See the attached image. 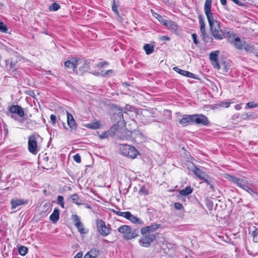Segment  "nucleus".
<instances>
[{
  "label": "nucleus",
  "instance_id": "nucleus-28",
  "mask_svg": "<svg viewBox=\"0 0 258 258\" xmlns=\"http://www.w3.org/2000/svg\"><path fill=\"white\" fill-rule=\"evenodd\" d=\"M153 16L156 18L162 25H164V24L166 23L167 20L164 19L161 15H159L157 13H153Z\"/></svg>",
  "mask_w": 258,
  "mask_h": 258
},
{
  "label": "nucleus",
  "instance_id": "nucleus-34",
  "mask_svg": "<svg viewBox=\"0 0 258 258\" xmlns=\"http://www.w3.org/2000/svg\"><path fill=\"white\" fill-rule=\"evenodd\" d=\"M243 49L245 51L249 53H252L254 51V47L253 46L247 44L244 45Z\"/></svg>",
  "mask_w": 258,
  "mask_h": 258
},
{
  "label": "nucleus",
  "instance_id": "nucleus-41",
  "mask_svg": "<svg viewBox=\"0 0 258 258\" xmlns=\"http://www.w3.org/2000/svg\"><path fill=\"white\" fill-rule=\"evenodd\" d=\"M258 106V103H255L254 101L248 102L246 104L245 108H255Z\"/></svg>",
  "mask_w": 258,
  "mask_h": 258
},
{
  "label": "nucleus",
  "instance_id": "nucleus-35",
  "mask_svg": "<svg viewBox=\"0 0 258 258\" xmlns=\"http://www.w3.org/2000/svg\"><path fill=\"white\" fill-rule=\"evenodd\" d=\"M56 204L59 205L62 208H64V198L62 196H57Z\"/></svg>",
  "mask_w": 258,
  "mask_h": 258
},
{
  "label": "nucleus",
  "instance_id": "nucleus-57",
  "mask_svg": "<svg viewBox=\"0 0 258 258\" xmlns=\"http://www.w3.org/2000/svg\"><path fill=\"white\" fill-rule=\"evenodd\" d=\"M72 219L74 221V222H75V223L81 222L79 217L77 215H73L72 216Z\"/></svg>",
  "mask_w": 258,
  "mask_h": 258
},
{
  "label": "nucleus",
  "instance_id": "nucleus-33",
  "mask_svg": "<svg viewBox=\"0 0 258 258\" xmlns=\"http://www.w3.org/2000/svg\"><path fill=\"white\" fill-rule=\"evenodd\" d=\"M249 234H251L254 239L258 234V229L255 226H253L249 228Z\"/></svg>",
  "mask_w": 258,
  "mask_h": 258
},
{
  "label": "nucleus",
  "instance_id": "nucleus-51",
  "mask_svg": "<svg viewBox=\"0 0 258 258\" xmlns=\"http://www.w3.org/2000/svg\"><path fill=\"white\" fill-rule=\"evenodd\" d=\"M191 37L194 41V43L195 44H198L199 43V41L198 40V36L196 34L194 33L191 35Z\"/></svg>",
  "mask_w": 258,
  "mask_h": 258
},
{
  "label": "nucleus",
  "instance_id": "nucleus-1",
  "mask_svg": "<svg viewBox=\"0 0 258 258\" xmlns=\"http://www.w3.org/2000/svg\"><path fill=\"white\" fill-rule=\"evenodd\" d=\"M212 3V0H206L204 10L213 36L216 39L221 40L223 38L224 33L220 29L219 23L214 18L213 14L211 12Z\"/></svg>",
  "mask_w": 258,
  "mask_h": 258
},
{
  "label": "nucleus",
  "instance_id": "nucleus-63",
  "mask_svg": "<svg viewBox=\"0 0 258 258\" xmlns=\"http://www.w3.org/2000/svg\"><path fill=\"white\" fill-rule=\"evenodd\" d=\"M243 105L242 103H240L239 104H236L234 106V108L236 110H239L242 108V105Z\"/></svg>",
  "mask_w": 258,
  "mask_h": 258
},
{
  "label": "nucleus",
  "instance_id": "nucleus-36",
  "mask_svg": "<svg viewBox=\"0 0 258 258\" xmlns=\"http://www.w3.org/2000/svg\"><path fill=\"white\" fill-rule=\"evenodd\" d=\"M60 8V7L58 4L53 3L49 7V10L50 11H56L58 10Z\"/></svg>",
  "mask_w": 258,
  "mask_h": 258
},
{
  "label": "nucleus",
  "instance_id": "nucleus-54",
  "mask_svg": "<svg viewBox=\"0 0 258 258\" xmlns=\"http://www.w3.org/2000/svg\"><path fill=\"white\" fill-rule=\"evenodd\" d=\"M50 120L52 123V124H55L56 121V115L52 114L50 116Z\"/></svg>",
  "mask_w": 258,
  "mask_h": 258
},
{
  "label": "nucleus",
  "instance_id": "nucleus-20",
  "mask_svg": "<svg viewBox=\"0 0 258 258\" xmlns=\"http://www.w3.org/2000/svg\"><path fill=\"white\" fill-rule=\"evenodd\" d=\"M90 66V61L89 60H85L83 63L82 64V66L80 67L79 69V71L82 74L86 72L88 70H89Z\"/></svg>",
  "mask_w": 258,
  "mask_h": 258
},
{
  "label": "nucleus",
  "instance_id": "nucleus-23",
  "mask_svg": "<svg viewBox=\"0 0 258 258\" xmlns=\"http://www.w3.org/2000/svg\"><path fill=\"white\" fill-rule=\"evenodd\" d=\"M164 26H165L168 29L173 31H176L177 30V25L171 21H168L167 20L166 23L164 24Z\"/></svg>",
  "mask_w": 258,
  "mask_h": 258
},
{
  "label": "nucleus",
  "instance_id": "nucleus-22",
  "mask_svg": "<svg viewBox=\"0 0 258 258\" xmlns=\"http://www.w3.org/2000/svg\"><path fill=\"white\" fill-rule=\"evenodd\" d=\"M133 132L130 131H124L119 138L122 140H130L132 137Z\"/></svg>",
  "mask_w": 258,
  "mask_h": 258
},
{
  "label": "nucleus",
  "instance_id": "nucleus-37",
  "mask_svg": "<svg viewBox=\"0 0 258 258\" xmlns=\"http://www.w3.org/2000/svg\"><path fill=\"white\" fill-rule=\"evenodd\" d=\"M71 199L72 200V201L77 205L79 206L82 204V203L78 202L79 197L78 195L76 194L72 195L71 197Z\"/></svg>",
  "mask_w": 258,
  "mask_h": 258
},
{
  "label": "nucleus",
  "instance_id": "nucleus-17",
  "mask_svg": "<svg viewBox=\"0 0 258 258\" xmlns=\"http://www.w3.org/2000/svg\"><path fill=\"white\" fill-rule=\"evenodd\" d=\"M59 218V210L57 208H54L53 213L50 216L49 219L53 223H56Z\"/></svg>",
  "mask_w": 258,
  "mask_h": 258
},
{
  "label": "nucleus",
  "instance_id": "nucleus-16",
  "mask_svg": "<svg viewBox=\"0 0 258 258\" xmlns=\"http://www.w3.org/2000/svg\"><path fill=\"white\" fill-rule=\"evenodd\" d=\"M160 226V224H155L150 226H147L141 229V232L142 234L149 233V232H153L157 229Z\"/></svg>",
  "mask_w": 258,
  "mask_h": 258
},
{
  "label": "nucleus",
  "instance_id": "nucleus-32",
  "mask_svg": "<svg viewBox=\"0 0 258 258\" xmlns=\"http://www.w3.org/2000/svg\"><path fill=\"white\" fill-rule=\"evenodd\" d=\"M234 45L235 47L238 49H241L243 46L242 43L240 39L238 37H236L234 39Z\"/></svg>",
  "mask_w": 258,
  "mask_h": 258
},
{
  "label": "nucleus",
  "instance_id": "nucleus-29",
  "mask_svg": "<svg viewBox=\"0 0 258 258\" xmlns=\"http://www.w3.org/2000/svg\"><path fill=\"white\" fill-rule=\"evenodd\" d=\"M96 250L92 249L88 252L84 256V258H96L97 256Z\"/></svg>",
  "mask_w": 258,
  "mask_h": 258
},
{
  "label": "nucleus",
  "instance_id": "nucleus-42",
  "mask_svg": "<svg viewBox=\"0 0 258 258\" xmlns=\"http://www.w3.org/2000/svg\"><path fill=\"white\" fill-rule=\"evenodd\" d=\"M239 117L237 119L236 122L240 121L242 119H246L251 116V115H248L247 114H238Z\"/></svg>",
  "mask_w": 258,
  "mask_h": 258
},
{
  "label": "nucleus",
  "instance_id": "nucleus-43",
  "mask_svg": "<svg viewBox=\"0 0 258 258\" xmlns=\"http://www.w3.org/2000/svg\"><path fill=\"white\" fill-rule=\"evenodd\" d=\"M173 70L178 73V74L185 76V74L186 73V71L181 70L178 68L177 67H175L173 68Z\"/></svg>",
  "mask_w": 258,
  "mask_h": 258
},
{
  "label": "nucleus",
  "instance_id": "nucleus-15",
  "mask_svg": "<svg viewBox=\"0 0 258 258\" xmlns=\"http://www.w3.org/2000/svg\"><path fill=\"white\" fill-rule=\"evenodd\" d=\"M196 115L194 114L189 115H185L184 117H183L180 121V124L186 125L187 124H190L194 122V117Z\"/></svg>",
  "mask_w": 258,
  "mask_h": 258
},
{
  "label": "nucleus",
  "instance_id": "nucleus-45",
  "mask_svg": "<svg viewBox=\"0 0 258 258\" xmlns=\"http://www.w3.org/2000/svg\"><path fill=\"white\" fill-rule=\"evenodd\" d=\"M7 31L8 28L7 26L5 25L3 22H0V31L6 33Z\"/></svg>",
  "mask_w": 258,
  "mask_h": 258
},
{
  "label": "nucleus",
  "instance_id": "nucleus-31",
  "mask_svg": "<svg viewBox=\"0 0 258 258\" xmlns=\"http://www.w3.org/2000/svg\"><path fill=\"white\" fill-rule=\"evenodd\" d=\"M75 225L78 230V231L81 233V234H85L87 233V231H85V229L84 228V226L83 224L81 222H78L77 223H75Z\"/></svg>",
  "mask_w": 258,
  "mask_h": 258
},
{
  "label": "nucleus",
  "instance_id": "nucleus-13",
  "mask_svg": "<svg viewBox=\"0 0 258 258\" xmlns=\"http://www.w3.org/2000/svg\"><path fill=\"white\" fill-rule=\"evenodd\" d=\"M28 203V201L27 200H24L23 199H19L17 198H15L12 199L11 201V207L12 209H15L17 207L23 205H25Z\"/></svg>",
  "mask_w": 258,
  "mask_h": 258
},
{
  "label": "nucleus",
  "instance_id": "nucleus-4",
  "mask_svg": "<svg viewBox=\"0 0 258 258\" xmlns=\"http://www.w3.org/2000/svg\"><path fill=\"white\" fill-rule=\"evenodd\" d=\"M113 125L111 127V131H116L119 126H123L125 125L123 114H112L111 117Z\"/></svg>",
  "mask_w": 258,
  "mask_h": 258
},
{
  "label": "nucleus",
  "instance_id": "nucleus-27",
  "mask_svg": "<svg viewBox=\"0 0 258 258\" xmlns=\"http://www.w3.org/2000/svg\"><path fill=\"white\" fill-rule=\"evenodd\" d=\"M192 188L190 186H186L184 189H183L179 191L180 195L181 196H186L190 194L192 192Z\"/></svg>",
  "mask_w": 258,
  "mask_h": 258
},
{
  "label": "nucleus",
  "instance_id": "nucleus-38",
  "mask_svg": "<svg viewBox=\"0 0 258 258\" xmlns=\"http://www.w3.org/2000/svg\"><path fill=\"white\" fill-rule=\"evenodd\" d=\"M231 103L232 102L229 101L225 100V101L221 102L219 104H217V105L218 106H220V107L227 108L230 106V105Z\"/></svg>",
  "mask_w": 258,
  "mask_h": 258
},
{
  "label": "nucleus",
  "instance_id": "nucleus-50",
  "mask_svg": "<svg viewBox=\"0 0 258 258\" xmlns=\"http://www.w3.org/2000/svg\"><path fill=\"white\" fill-rule=\"evenodd\" d=\"M139 193L141 194L148 195L149 194L148 190L146 189L145 186H142L139 190Z\"/></svg>",
  "mask_w": 258,
  "mask_h": 258
},
{
  "label": "nucleus",
  "instance_id": "nucleus-18",
  "mask_svg": "<svg viewBox=\"0 0 258 258\" xmlns=\"http://www.w3.org/2000/svg\"><path fill=\"white\" fill-rule=\"evenodd\" d=\"M9 113H24L21 106L18 105H12L8 107Z\"/></svg>",
  "mask_w": 258,
  "mask_h": 258
},
{
  "label": "nucleus",
  "instance_id": "nucleus-9",
  "mask_svg": "<svg viewBox=\"0 0 258 258\" xmlns=\"http://www.w3.org/2000/svg\"><path fill=\"white\" fill-rule=\"evenodd\" d=\"M79 61V59L78 58H72L64 62V67L67 69H72L74 72H76Z\"/></svg>",
  "mask_w": 258,
  "mask_h": 258
},
{
  "label": "nucleus",
  "instance_id": "nucleus-55",
  "mask_svg": "<svg viewBox=\"0 0 258 258\" xmlns=\"http://www.w3.org/2000/svg\"><path fill=\"white\" fill-rule=\"evenodd\" d=\"M234 3L236 5H238L239 6L246 7V5L245 4V3H242L239 0H235Z\"/></svg>",
  "mask_w": 258,
  "mask_h": 258
},
{
  "label": "nucleus",
  "instance_id": "nucleus-47",
  "mask_svg": "<svg viewBox=\"0 0 258 258\" xmlns=\"http://www.w3.org/2000/svg\"><path fill=\"white\" fill-rule=\"evenodd\" d=\"M125 111H124V113H126V111H134L135 112V107L133 106H130L128 105H126V107L125 108Z\"/></svg>",
  "mask_w": 258,
  "mask_h": 258
},
{
  "label": "nucleus",
  "instance_id": "nucleus-44",
  "mask_svg": "<svg viewBox=\"0 0 258 258\" xmlns=\"http://www.w3.org/2000/svg\"><path fill=\"white\" fill-rule=\"evenodd\" d=\"M24 92L26 94L30 96L33 97L34 98H35L36 95L33 90L28 89V90H25Z\"/></svg>",
  "mask_w": 258,
  "mask_h": 258
},
{
  "label": "nucleus",
  "instance_id": "nucleus-26",
  "mask_svg": "<svg viewBox=\"0 0 258 258\" xmlns=\"http://www.w3.org/2000/svg\"><path fill=\"white\" fill-rule=\"evenodd\" d=\"M144 49L146 53L148 55L151 54L153 52L154 48L153 45L150 44H145L144 45Z\"/></svg>",
  "mask_w": 258,
  "mask_h": 258
},
{
  "label": "nucleus",
  "instance_id": "nucleus-2",
  "mask_svg": "<svg viewBox=\"0 0 258 258\" xmlns=\"http://www.w3.org/2000/svg\"><path fill=\"white\" fill-rule=\"evenodd\" d=\"M118 231L124 234L123 237L126 240L135 238L139 236V229H135L132 230L131 227L126 225L120 226L118 228Z\"/></svg>",
  "mask_w": 258,
  "mask_h": 258
},
{
  "label": "nucleus",
  "instance_id": "nucleus-7",
  "mask_svg": "<svg viewBox=\"0 0 258 258\" xmlns=\"http://www.w3.org/2000/svg\"><path fill=\"white\" fill-rule=\"evenodd\" d=\"M97 231L102 236L108 235L110 232L109 228L106 226L105 222L102 220H97L96 222Z\"/></svg>",
  "mask_w": 258,
  "mask_h": 258
},
{
  "label": "nucleus",
  "instance_id": "nucleus-8",
  "mask_svg": "<svg viewBox=\"0 0 258 258\" xmlns=\"http://www.w3.org/2000/svg\"><path fill=\"white\" fill-rule=\"evenodd\" d=\"M28 150L29 151L34 155H36L38 151V148L36 138L35 135H31L28 137Z\"/></svg>",
  "mask_w": 258,
  "mask_h": 258
},
{
  "label": "nucleus",
  "instance_id": "nucleus-58",
  "mask_svg": "<svg viewBox=\"0 0 258 258\" xmlns=\"http://www.w3.org/2000/svg\"><path fill=\"white\" fill-rule=\"evenodd\" d=\"M109 135V133L107 132H105L101 134L100 135H99V137L100 139H105L108 137Z\"/></svg>",
  "mask_w": 258,
  "mask_h": 258
},
{
  "label": "nucleus",
  "instance_id": "nucleus-56",
  "mask_svg": "<svg viewBox=\"0 0 258 258\" xmlns=\"http://www.w3.org/2000/svg\"><path fill=\"white\" fill-rule=\"evenodd\" d=\"M202 36L203 40L206 43L208 42V40H209V35H207L206 33H204V34H202Z\"/></svg>",
  "mask_w": 258,
  "mask_h": 258
},
{
  "label": "nucleus",
  "instance_id": "nucleus-53",
  "mask_svg": "<svg viewBox=\"0 0 258 258\" xmlns=\"http://www.w3.org/2000/svg\"><path fill=\"white\" fill-rule=\"evenodd\" d=\"M174 207L176 210H180L183 208V205L179 203H175Z\"/></svg>",
  "mask_w": 258,
  "mask_h": 258
},
{
  "label": "nucleus",
  "instance_id": "nucleus-62",
  "mask_svg": "<svg viewBox=\"0 0 258 258\" xmlns=\"http://www.w3.org/2000/svg\"><path fill=\"white\" fill-rule=\"evenodd\" d=\"M160 39L162 40H167V41H169L170 40V38L169 37H168V36H166V35H164V36H162L161 37H160Z\"/></svg>",
  "mask_w": 258,
  "mask_h": 258
},
{
  "label": "nucleus",
  "instance_id": "nucleus-10",
  "mask_svg": "<svg viewBox=\"0 0 258 258\" xmlns=\"http://www.w3.org/2000/svg\"><path fill=\"white\" fill-rule=\"evenodd\" d=\"M196 117H194V122L196 124H202V125H207L209 124V121L207 116L201 114H194Z\"/></svg>",
  "mask_w": 258,
  "mask_h": 258
},
{
  "label": "nucleus",
  "instance_id": "nucleus-5",
  "mask_svg": "<svg viewBox=\"0 0 258 258\" xmlns=\"http://www.w3.org/2000/svg\"><path fill=\"white\" fill-rule=\"evenodd\" d=\"M156 238V235L154 234L150 233L143 234L139 240L140 244L144 247H149L151 245V243Z\"/></svg>",
  "mask_w": 258,
  "mask_h": 258
},
{
  "label": "nucleus",
  "instance_id": "nucleus-24",
  "mask_svg": "<svg viewBox=\"0 0 258 258\" xmlns=\"http://www.w3.org/2000/svg\"><path fill=\"white\" fill-rule=\"evenodd\" d=\"M199 23L200 25V31L202 34L206 33L205 29V24L204 23V19L202 15H199L198 16Z\"/></svg>",
  "mask_w": 258,
  "mask_h": 258
},
{
  "label": "nucleus",
  "instance_id": "nucleus-12",
  "mask_svg": "<svg viewBox=\"0 0 258 258\" xmlns=\"http://www.w3.org/2000/svg\"><path fill=\"white\" fill-rule=\"evenodd\" d=\"M124 218L130 220L132 223L134 224H137L139 225L144 224V222L141 219L132 215L129 211L126 212V214Z\"/></svg>",
  "mask_w": 258,
  "mask_h": 258
},
{
  "label": "nucleus",
  "instance_id": "nucleus-39",
  "mask_svg": "<svg viewBox=\"0 0 258 258\" xmlns=\"http://www.w3.org/2000/svg\"><path fill=\"white\" fill-rule=\"evenodd\" d=\"M27 251L28 248L24 246H21L19 248V252L22 256L25 255L27 253Z\"/></svg>",
  "mask_w": 258,
  "mask_h": 258
},
{
  "label": "nucleus",
  "instance_id": "nucleus-40",
  "mask_svg": "<svg viewBox=\"0 0 258 258\" xmlns=\"http://www.w3.org/2000/svg\"><path fill=\"white\" fill-rule=\"evenodd\" d=\"M244 190L246 191L247 192H248L253 197H255V196L257 195V192H255L254 190L252 189L248 185H247V188H245Z\"/></svg>",
  "mask_w": 258,
  "mask_h": 258
},
{
  "label": "nucleus",
  "instance_id": "nucleus-59",
  "mask_svg": "<svg viewBox=\"0 0 258 258\" xmlns=\"http://www.w3.org/2000/svg\"><path fill=\"white\" fill-rule=\"evenodd\" d=\"M207 206L209 210H212L213 206L212 201H211L210 200H208L207 202Z\"/></svg>",
  "mask_w": 258,
  "mask_h": 258
},
{
  "label": "nucleus",
  "instance_id": "nucleus-14",
  "mask_svg": "<svg viewBox=\"0 0 258 258\" xmlns=\"http://www.w3.org/2000/svg\"><path fill=\"white\" fill-rule=\"evenodd\" d=\"M11 117L15 120L23 123L27 120L28 116L27 114H10Z\"/></svg>",
  "mask_w": 258,
  "mask_h": 258
},
{
  "label": "nucleus",
  "instance_id": "nucleus-46",
  "mask_svg": "<svg viewBox=\"0 0 258 258\" xmlns=\"http://www.w3.org/2000/svg\"><path fill=\"white\" fill-rule=\"evenodd\" d=\"M185 74V77L190 78H193V79H197V76L195 74H194L192 73H190L188 71H186V73Z\"/></svg>",
  "mask_w": 258,
  "mask_h": 258
},
{
  "label": "nucleus",
  "instance_id": "nucleus-6",
  "mask_svg": "<svg viewBox=\"0 0 258 258\" xmlns=\"http://www.w3.org/2000/svg\"><path fill=\"white\" fill-rule=\"evenodd\" d=\"M225 178L229 181H232L236 184L238 186L244 189L247 188V181L243 178H237L234 176L230 174H226Z\"/></svg>",
  "mask_w": 258,
  "mask_h": 258
},
{
  "label": "nucleus",
  "instance_id": "nucleus-30",
  "mask_svg": "<svg viewBox=\"0 0 258 258\" xmlns=\"http://www.w3.org/2000/svg\"><path fill=\"white\" fill-rule=\"evenodd\" d=\"M219 54V51H212L210 53V59L212 61H216L218 60V55Z\"/></svg>",
  "mask_w": 258,
  "mask_h": 258
},
{
  "label": "nucleus",
  "instance_id": "nucleus-64",
  "mask_svg": "<svg viewBox=\"0 0 258 258\" xmlns=\"http://www.w3.org/2000/svg\"><path fill=\"white\" fill-rule=\"evenodd\" d=\"M82 255H83V253L82 252H78L75 256L74 258H81L82 257Z\"/></svg>",
  "mask_w": 258,
  "mask_h": 258
},
{
  "label": "nucleus",
  "instance_id": "nucleus-52",
  "mask_svg": "<svg viewBox=\"0 0 258 258\" xmlns=\"http://www.w3.org/2000/svg\"><path fill=\"white\" fill-rule=\"evenodd\" d=\"M74 160L77 163H79L81 161V156L79 155V154H77L73 157Z\"/></svg>",
  "mask_w": 258,
  "mask_h": 258
},
{
  "label": "nucleus",
  "instance_id": "nucleus-61",
  "mask_svg": "<svg viewBox=\"0 0 258 258\" xmlns=\"http://www.w3.org/2000/svg\"><path fill=\"white\" fill-rule=\"evenodd\" d=\"M214 67L217 69V70L220 69V66L218 63V60L216 61H214Z\"/></svg>",
  "mask_w": 258,
  "mask_h": 258
},
{
  "label": "nucleus",
  "instance_id": "nucleus-19",
  "mask_svg": "<svg viewBox=\"0 0 258 258\" xmlns=\"http://www.w3.org/2000/svg\"><path fill=\"white\" fill-rule=\"evenodd\" d=\"M68 124L72 130L76 129L77 127L75 120L72 114H67Z\"/></svg>",
  "mask_w": 258,
  "mask_h": 258
},
{
  "label": "nucleus",
  "instance_id": "nucleus-49",
  "mask_svg": "<svg viewBox=\"0 0 258 258\" xmlns=\"http://www.w3.org/2000/svg\"><path fill=\"white\" fill-rule=\"evenodd\" d=\"M209 177H205V179H202L205 181L208 185H209L210 188L213 190L214 189V186L211 183L210 181L208 180Z\"/></svg>",
  "mask_w": 258,
  "mask_h": 258
},
{
  "label": "nucleus",
  "instance_id": "nucleus-21",
  "mask_svg": "<svg viewBox=\"0 0 258 258\" xmlns=\"http://www.w3.org/2000/svg\"><path fill=\"white\" fill-rule=\"evenodd\" d=\"M120 5L119 0H113L112 4V10L117 16H119L118 8Z\"/></svg>",
  "mask_w": 258,
  "mask_h": 258
},
{
  "label": "nucleus",
  "instance_id": "nucleus-25",
  "mask_svg": "<svg viewBox=\"0 0 258 258\" xmlns=\"http://www.w3.org/2000/svg\"><path fill=\"white\" fill-rule=\"evenodd\" d=\"M86 126L88 128L90 129H98L101 126L100 121L99 120L92 122L89 123H88L86 125Z\"/></svg>",
  "mask_w": 258,
  "mask_h": 258
},
{
  "label": "nucleus",
  "instance_id": "nucleus-3",
  "mask_svg": "<svg viewBox=\"0 0 258 258\" xmlns=\"http://www.w3.org/2000/svg\"><path fill=\"white\" fill-rule=\"evenodd\" d=\"M119 149L122 155L132 159L136 158L138 154V151L134 147L127 144L120 145Z\"/></svg>",
  "mask_w": 258,
  "mask_h": 258
},
{
  "label": "nucleus",
  "instance_id": "nucleus-48",
  "mask_svg": "<svg viewBox=\"0 0 258 258\" xmlns=\"http://www.w3.org/2000/svg\"><path fill=\"white\" fill-rule=\"evenodd\" d=\"M112 211H113V212L114 213H115L117 215L119 216H122V217H123L124 218L125 215L126 214V212H120V211H116V210H113Z\"/></svg>",
  "mask_w": 258,
  "mask_h": 258
},
{
  "label": "nucleus",
  "instance_id": "nucleus-11",
  "mask_svg": "<svg viewBox=\"0 0 258 258\" xmlns=\"http://www.w3.org/2000/svg\"><path fill=\"white\" fill-rule=\"evenodd\" d=\"M190 170L201 180L205 179V177H209V175L204 171L195 166L194 164H192V167H191Z\"/></svg>",
  "mask_w": 258,
  "mask_h": 258
},
{
  "label": "nucleus",
  "instance_id": "nucleus-60",
  "mask_svg": "<svg viewBox=\"0 0 258 258\" xmlns=\"http://www.w3.org/2000/svg\"><path fill=\"white\" fill-rule=\"evenodd\" d=\"M111 108L113 110H119L120 111H122V109L120 107L117 106L116 105H113Z\"/></svg>",
  "mask_w": 258,
  "mask_h": 258
}]
</instances>
